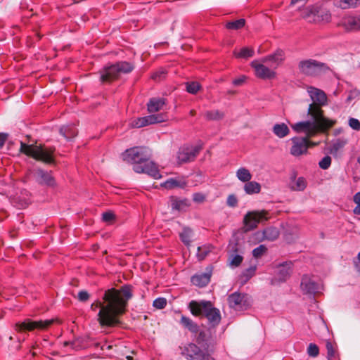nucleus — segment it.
I'll list each match as a JSON object with an SVG mask.
<instances>
[{
    "mask_svg": "<svg viewBox=\"0 0 360 360\" xmlns=\"http://www.w3.org/2000/svg\"><path fill=\"white\" fill-rule=\"evenodd\" d=\"M308 115L312 119L298 122L290 125L292 129L297 134H304V137L294 136L291 138V148L290 153L292 156L299 157L307 153L310 148V139L319 133H324L332 128L336 120L327 118L323 115V111L314 104H310L308 108Z\"/></svg>",
    "mask_w": 360,
    "mask_h": 360,
    "instance_id": "obj_1",
    "label": "nucleus"
},
{
    "mask_svg": "<svg viewBox=\"0 0 360 360\" xmlns=\"http://www.w3.org/2000/svg\"><path fill=\"white\" fill-rule=\"evenodd\" d=\"M132 297L131 288L124 285L120 290L111 288L105 290L103 300H96L91 309L98 314V321L102 327H113L120 323L118 316L124 313L128 300Z\"/></svg>",
    "mask_w": 360,
    "mask_h": 360,
    "instance_id": "obj_2",
    "label": "nucleus"
},
{
    "mask_svg": "<svg viewBox=\"0 0 360 360\" xmlns=\"http://www.w3.org/2000/svg\"><path fill=\"white\" fill-rule=\"evenodd\" d=\"M188 309L195 316L204 315L207 319L209 324L212 327L218 326L221 321L219 310L214 307L210 301L192 300L188 304Z\"/></svg>",
    "mask_w": 360,
    "mask_h": 360,
    "instance_id": "obj_3",
    "label": "nucleus"
},
{
    "mask_svg": "<svg viewBox=\"0 0 360 360\" xmlns=\"http://www.w3.org/2000/svg\"><path fill=\"white\" fill-rule=\"evenodd\" d=\"M214 342L206 343L202 350L195 343H187L180 347L181 354L187 360H214L210 352L214 351Z\"/></svg>",
    "mask_w": 360,
    "mask_h": 360,
    "instance_id": "obj_4",
    "label": "nucleus"
},
{
    "mask_svg": "<svg viewBox=\"0 0 360 360\" xmlns=\"http://www.w3.org/2000/svg\"><path fill=\"white\" fill-rule=\"evenodd\" d=\"M20 152L31 156L33 158L44 162L51 163L53 162L54 149L52 148L44 147L42 146L27 145L20 142Z\"/></svg>",
    "mask_w": 360,
    "mask_h": 360,
    "instance_id": "obj_5",
    "label": "nucleus"
},
{
    "mask_svg": "<svg viewBox=\"0 0 360 360\" xmlns=\"http://www.w3.org/2000/svg\"><path fill=\"white\" fill-rule=\"evenodd\" d=\"M134 66L126 61L118 62L115 64L106 66L101 72V79L102 82H111L117 79L120 74L131 72Z\"/></svg>",
    "mask_w": 360,
    "mask_h": 360,
    "instance_id": "obj_6",
    "label": "nucleus"
},
{
    "mask_svg": "<svg viewBox=\"0 0 360 360\" xmlns=\"http://www.w3.org/2000/svg\"><path fill=\"white\" fill-rule=\"evenodd\" d=\"M150 157V152L147 148L144 147H134L127 149L123 153L124 160L133 164H143L146 160H148Z\"/></svg>",
    "mask_w": 360,
    "mask_h": 360,
    "instance_id": "obj_7",
    "label": "nucleus"
},
{
    "mask_svg": "<svg viewBox=\"0 0 360 360\" xmlns=\"http://www.w3.org/2000/svg\"><path fill=\"white\" fill-rule=\"evenodd\" d=\"M270 218L267 210L249 211L243 218V224L246 231H252L256 229L259 223L267 221Z\"/></svg>",
    "mask_w": 360,
    "mask_h": 360,
    "instance_id": "obj_8",
    "label": "nucleus"
},
{
    "mask_svg": "<svg viewBox=\"0 0 360 360\" xmlns=\"http://www.w3.org/2000/svg\"><path fill=\"white\" fill-rule=\"evenodd\" d=\"M54 321V319L32 321V319H26L22 322L16 323L14 326V329L18 333L32 331L34 329L44 330L49 328Z\"/></svg>",
    "mask_w": 360,
    "mask_h": 360,
    "instance_id": "obj_9",
    "label": "nucleus"
},
{
    "mask_svg": "<svg viewBox=\"0 0 360 360\" xmlns=\"http://www.w3.org/2000/svg\"><path fill=\"white\" fill-rule=\"evenodd\" d=\"M324 64L316 60H302L298 63L297 68L301 74L307 76H314L319 73Z\"/></svg>",
    "mask_w": 360,
    "mask_h": 360,
    "instance_id": "obj_10",
    "label": "nucleus"
},
{
    "mask_svg": "<svg viewBox=\"0 0 360 360\" xmlns=\"http://www.w3.org/2000/svg\"><path fill=\"white\" fill-rule=\"evenodd\" d=\"M260 60H255L251 62L250 65L255 70V75L257 77L262 79H271L276 77V73L274 70L266 67Z\"/></svg>",
    "mask_w": 360,
    "mask_h": 360,
    "instance_id": "obj_11",
    "label": "nucleus"
},
{
    "mask_svg": "<svg viewBox=\"0 0 360 360\" xmlns=\"http://www.w3.org/2000/svg\"><path fill=\"white\" fill-rule=\"evenodd\" d=\"M229 306L236 310H245L250 305V298L247 295L234 292L228 297Z\"/></svg>",
    "mask_w": 360,
    "mask_h": 360,
    "instance_id": "obj_12",
    "label": "nucleus"
},
{
    "mask_svg": "<svg viewBox=\"0 0 360 360\" xmlns=\"http://www.w3.org/2000/svg\"><path fill=\"white\" fill-rule=\"evenodd\" d=\"M167 120L166 114L150 115L148 116L139 117L131 121L130 125L132 127L140 128L149 124L160 123Z\"/></svg>",
    "mask_w": 360,
    "mask_h": 360,
    "instance_id": "obj_13",
    "label": "nucleus"
},
{
    "mask_svg": "<svg viewBox=\"0 0 360 360\" xmlns=\"http://www.w3.org/2000/svg\"><path fill=\"white\" fill-rule=\"evenodd\" d=\"M200 148L198 146H184L179 148L177 153V163L179 165L193 161L199 153Z\"/></svg>",
    "mask_w": 360,
    "mask_h": 360,
    "instance_id": "obj_14",
    "label": "nucleus"
},
{
    "mask_svg": "<svg viewBox=\"0 0 360 360\" xmlns=\"http://www.w3.org/2000/svg\"><path fill=\"white\" fill-rule=\"evenodd\" d=\"M133 169L136 173H145L155 179H158L161 177L159 169L156 165L153 162L149 161V160H146L143 164H136L134 165Z\"/></svg>",
    "mask_w": 360,
    "mask_h": 360,
    "instance_id": "obj_15",
    "label": "nucleus"
},
{
    "mask_svg": "<svg viewBox=\"0 0 360 360\" xmlns=\"http://www.w3.org/2000/svg\"><path fill=\"white\" fill-rule=\"evenodd\" d=\"M339 26L343 27L347 32H356L360 30V15L344 16Z\"/></svg>",
    "mask_w": 360,
    "mask_h": 360,
    "instance_id": "obj_16",
    "label": "nucleus"
},
{
    "mask_svg": "<svg viewBox=\"0 0 360 360\" xmlns=\"http://www.w3.org/2000/svg\"><path fill=\"white\" fill-rule=\"evenodd\" d=\"M307 92L311 99L314 101L312 104L316 105L320 108V105L326 104L327 96L323 91L314 86H309L307 87Z\"/></svg>",
    "mask_w": 360,
    "mask_h": 360,
    "instance_id": "obj_17",
    "label": "nucleus"
},
{
    "mask_svg": "<svg viewBox=\"0 0 360 360\" xmlns=\"http://www.w3.org/2000/svg\"><path fill=\"white\" fill-rule=\"evenodd\" d=\"M212 276V269H207V271L205 273H200L195 274L191 277V282L193 285L198 287H205L206 286L210 281V278Z\"/></svg>",
    "mask_w": 360,
    "mask_h": 360,
    "instance_id": "obj_18",
    "label": "nucleus"
},
{
    "mask_svg": "<svg viewBox=\"0 0 360 360\" xmlns=\"http://www.w3.org/2000/svg\"><path fill=\"white\" fill-rule=\"evenodd\" d=\"M35 176L37 180L41 184H45L49 186H53L55 184L54 179L50 172L42 169H37L35 172Z\"/></svg>",
    "mask_w": 360,
    "mask_h": 360,
    "instance_id": "obj_19",
    "label": "nucleus"
},
{
    "mask_svg": "<svg viewBox=\"0 0 360 360\" xmlns=\"http://www.w3.org/2000/svg\"><path fill=\"white\" fill-rule=\"evenodd\" d=\"M284 60V52L282 50H277L273 54L268 55L262 58V63L271 62L275 65L274 68H276Z\"/></svg>",
    "mask_w": 360,
    "mask_h": 360,
    "instance_id": "obj_20",
    "label": "nucleus"
},
{
    "mask_svg": "<svg viewBox=\"0 0 360 360\" xmlns=\"http://www.w3.org/2000/svg\"><path fill=\"white\" fill-rule=\"evenodd\" d=\"M301 288L306 294H314L317 290V285L310 277L304 276L302 278Z\"/></svg>",
    "mask_w": 360,
    "mask_h": 360,
    "instance_id": "obj_21",
    "label": "nucleus"
},
{
    "mask_svg": "<svg viewBox=\"0 0 360 360\" xmlns=\"http://www.w3.org/2000/svg\"><path fill=\"white\" fill-rule=\"evenodd\" d=\"M292 273V264L285 263L279 266L276 281L283 282L286 281Z\"/></svg>",
    "mask_w": 360,
    "mask_h": 360,
    "instance_id": "obj_22",
    "label": "nucleus"
},
{
    "mask_svg": "<svg viewBox=\"0 0 360 360\" xmlns=\"http://www.w3.org/2000/svg\"><path fill=\"white\" fill-rule=\"evenodd\" d=\"M165 105V100L160 98H152L147 104L148 110L150 113L156 112L162 110Z\"/></svg>",
    "mask_w": 360,
    "mask_h": 360,
    "instance_id": "obj_23",
    "label": "nucleus"
},
{
    "mask_svg": "<svg viewBox=\"0 0 360 360\" xmlns=\"http://www.w3.org/2000/svg\"><path fill=\"white\" fill-rule=\"evenodd\" d=\"M170 201L172 209L174 210H177L179 212L185 211L190 206L188 200L186 198L179 199L177 198L172 197Z\"/></svg>",
    "mask_w": 360,
    "mask_h": 360,
    "instance_id": "obj_24",
    "label": "nucleus"
},
{
    "mask_svg": "<svg viewBox=\"0 0 360 360\" xmlns=\"http://www.w3.org/2000/svg\"><path fill=\"white\" fill-rule=\"evenodd\" d=\"M180 323L192 333L196 334L199 330L198 325L186 316H181Z\"/></svg>",
    "mask_w": 360,
    "mask_h": 360,
    "instance_id": "obj_25",
    "label": "nucleus"
},
{
    "mask_svg": "<svg viewBox=\"0 0 360 360\" xmlns=\"http://www.w3.org/2000/svg\"><path fill=\"white\" fill-rule=\"evenodd\" d=\"M272 131L277 137L283 139L289 134L290 129L285 123H277L274 125Z\"/></svg>",
    "mask_w": 360,
    "mask_h": 360,
    "instance_id": "obj_26",
    "label": "nucleus"
},
{
    "mask_svg": "<svg viewBox=\"0 0 360 360\" xmlns=\"http://www.w3.org/2000/svg\"><path fill=\"white\" fill-rule=\"evenodd\" d=\"M163 186L167 189H172L174 188H184L186 186V182L183 179H169L163 183Z\"/></svg>",
    "mask_w": 360,
    "mask_h": 360,
    "instance_id": "obj_27",
    "label": "nucleus"
},
{
    "mask_svg": "<svg viewBox=\"0 0 360 360\" xmlns=\"http://www.w3.org/2000/svg\"><path fill=\"white\" fill-rule=\"evenodd\" d=\"M302 18L309 22H316L319 19L316 17V8L309 6L306 8L302 13Z\"/></svg>",
    "mask_w": 360,
    "mask_h": 360,
    "instance_id": "obj_28",
    "label": "nucleus"
},
{
    "mask_svg": "<svg viewBox=\"0 0 360 360\" xmlns=\"http://www.w3.org/2000/svg\"><path fill=\"white\" fill-rule=\"evenodd\" d=\"M255 51L252 48L243 47L240 49H235L233 51V56L236 58H249L254 56Z\"/></svg>",
    "mask_w": 360,
    "mask_h": 360,
    "instance_id": "obj_29",
    "label": "nucleus"
},
{
    "mask_svg": "<svg viewBox=\"0 0 360 360\" xmlns=\"http://www.w3.org/2000/svg\"><path fill=\"white\" fill-rule=\"evenodd\" d=\"M279 231L276 228L269 227L263 231V238L269 241H274L278 238Z\"/></svg>",
    "mask_w": 360,
    "mask_h": 360,
    "instance_id": "obj_30",
    "label": "nucleus"
},
{
    "mask_svg": "<svg viewBox=\"0 0 360 360\" xmlns=\"http://www.w3.org/2000/svg\"><path fill=\"white\" fill-rule=\"evenodd\" d=\"M244 190L249 195L259 193L261 191V186L256 181H249L244 185Z\"/></svg>",
    "mask_w": 360,
    "mask_h": 360,
    "instance_id": "obj_31",
    "label": "nucleus"
},
{
    "mask_svg": "<svg viewBox=\"0 0 360 360\" xmlns=\"http://www.w3.org/2000/svg\"><path fill=\"white\" fill-rule=\"evenodd\" d=\"M236 176L243 182H248L252 179V174L250 171L245 167H240L237 170Z\"/></svg>",
    "mask_w": 360,
    "mask_h": 360,
    "instance_id": "obj_32",
    "label": "nucleus"
},
{
    "mask_svg": "<svg viewBox=\"0 0 360 360\" xmlns=\"http://www.w3.org/2000/svg\"><path fill=\"white\" fill-rule=\"evenodd\" d=\"M204 117L207 120H219L224 117V113L218 110H212L205 112Z\"/></svg>",
    "mask_w": 360,
    "mask_h": 360,
    "instance_id": "obj_33",
    "label": "nucleus"
},
{
    "mask_svg": "<svg viewBox=\"0 0 360 360\" xmlns=\"http://www.w3.org/2000/svg\"><path fill=\"white\" fill-rule=\"evenodd\" d=\"M360 4V0H338L337 6L342 9H347L352 7H356Z\"/></svg>",
    "mask_w": 360,
    "mask_h": 360,
    "instance_id": "obj_34",
    "label": "nucleus"
},
{
    "mask_svg": "<svg viewBox=\"0 0 360 360\" xmlns=\"http://www.w3.org/2000/svg\"><path fill=\"white\" fill-rule=\"evenodd\" d=\"M307 186V181L304 177H299L295 179L291 184V188L294 191H303Z\"/></svg>",
    "mask_w": 360,
    "mask_h": 360,
    "instance_id": "obj_35",
    "label": "nucleus"
},
{
    "mask_svg": "<svg viewBox=\"0 0 360 360\" xmlns=\"http://www.w3.org/2000/svg\"><path fill=\"white\" fill-rule=\"evenodd\" d=\"M257 270V266L252 265L248 267V269H245L241 275L240 277L242 279H243L244 282H247L250 278H251L256 272Z\"/></svg>",
    "mask_w": 360,
    "mask_h": 360,
    "instance_id": "obj_36",
    "label": "nucleus"
},
{
    "mask_svg": "<svg viewBox=\"0 0 360 360\" xmlns=\"http://www.w3.org/2000/svg\"><path fill=\"white\" fill-rule=\"evenodd\" d=\"M245 25V20L243 18L239 20L228 22L226 25V27L229 30H239L243 27Z\"/></svg>",
    "mask_w": 360,
    "mask_h": 360,
    "instance_id": "obj_37",
    "label": "nucleus"
},
{
    "mask_svg": "<svg viewBox=\"0 0 360 360\" xmlns=\"http://www.w3.org/2000/svg\"><path fill=\"white\" fill-rule=\"evenodd\" d=\"M327 349V357L328 360H335L338 357V354L335 348L330 341H327L326 344Z\"/></svg>",
    "mask_w": 360,
    "mask_h": 360,
    "instance_id": "obj_38",
    "label": "nucleus"
},
{
    "mask_svg": "<svg viewBox=\"0 0 360 360\" xmlns=\"http://www.w3.org/2000/svg\"><path fill=\"white\" fill-rule=\"evenodd\" d=\"M316 17L319 18V20L316 22H329L331 18L330 13L328 11L325 10H319L316 8Z\"/></svg>",
    "mask_w": 360,
    "mask_h": 360,
    "instance_id": "obj_39",
    "label": "nucleus"
},
{
    "mask_svg": "<svg viewBox=\"0 0 360 360\" xmlns=\"http://www.w3.org/2000/svg\"><path fill=\"white\" fill-rule=\"evenodd\" d=\"M243 257L240 255H231L229 258L230 266L235 268L240 265Z\"/></svg>",
    "mask_w": 360,
    "mask_h": 360,
    "instance_id": "obj_40",
    "label": "nucleus"
},
{
    "mask_svg": "<svg viewBox=\"0 0 360 360\" xmlns=\"http://www.w3.org/2000/svg\"><path fill=\"white\" fill-rule=\"evenodd\" d=\"M211 247L207 245H202L198 248L197 257L199 260L204 259L206 256L210 252Z\"/></svg>",
    "mask_w": 360,
    "mask_h": 360,
    "instance_id": "obj_41",
    "label": "nucleus"
},
{
    "mask_svg": "<svg viewBox=\"0 0 360 360\" xmlns=\"http://www.w3.org/2000/svg\"><path fill=\"white\" fill-rule=\"evenodd\" d=\"M192 231L188 228H184L180 233V238L185 245H189L191 242Z\"/></svg>",
    "mask_w": 360,
    "mask_h": 360,
    "instance_id": "obj_42",
    "label": "nucleus"
},
{
    "mask_svg": "<svg viewBox=\"0 0 360 360\" xmlns=\"http://www.w3.org/2000/svg\"><path fill=\"white\" fill-rule=\"evenodd\" d=\"M186 91L192 94H195L200 88V85L197 82H189L186 84Z\"/></svg>",
    "mask_w": 360,
    "mask_h": 360,
    "instance_id": "obj_43",
    "label": "nucleus"
},
{
    "mask_svg": "<svg viewBox=\"0 0 360 360\" xmlns=\"http://www.w3.org/2000/svg\"><path fill=\"white\" fill-rule=\"evenodd\" d=\"M266 250L267 248L264 245H260L252 250V255L255 258H259L266 253Z\"/></svg>",
    "mask_w": 360,
    "mask_h": 360,
    "instance_id": "obj_44",
    "label": "nucleus"
},
{
    "mask_svg": "<svg viewBox=\"0 0 360 360\" xmlns=\"http://www.w3.org/2000/svg\"><path fill=\"white\" fill-rule=\"evenodd\" d=\"M307 354L311 357H316L319 354V347L314 343H310L307 348Z\"/></svg>",
    "mask_w": 360,
    "mask_h": 360,
    "instance_id": "obj_45",
    "label": "nucleus"
},
{
    "mask_svg": "<svg viewBox=\"0 0 360 360\" xmlns=\"http://www.w3.org/2000/svg\"><path fill=\"white\" fill-rule=\"evenodd\" d=\"M331 165V158L328 155L323 158L319 163V167L323 169H327Z\"/></svg>",
    "mask_w": 360,
    "mask_h": 360,
    "instance_id": "obj_46",
    "label": "nucleus"
},
{
    "mask_svg": "<svg viewBox=\"0 0 360 360\" xmlns=\"http://www.w3.org/2000/svg\"><path fill=\"white\" fill-rule=\"evenodd\" d=\"M167 305V300L164 297H158L153 302V307L162 309H164Z\"/></svg>",
    "mask_w": 360,
    "mask_h": 360,
    "instance_id": "obj_47",
    "label": "nucleus"
},
{
    "mask_svg": "<svg viewBox=\"0 0 360 360\" xmlns=\"http://www.w3.org/2000/svg\"><path fill=\"white\" fill-rule=\"evenodd\" d=\"M354 202L356 206L354 209V213L356 215H360V192L356 193L354 195Z\"/></svg>",
    "mask_w": 360,
    "mask_h": 360,
    "instance_id": "obj_48",
    "label": "nucleus"
},
{
    "mask_svg": "<svg viewBox=\"0 0 360 360\" xmlns=\"http://www.w3.org/2000/svg\"><path fill=\"white\" fill-rule=\"evenodd\" d=\"M165 74H166L165 70L163 68H160L158 70H157L152 75L151 77H152V79H153L155 80L159 81V80L162 79V78L164 77Z\"/></svg>",
    "mask_w": 360,
    "mask_h": 360,
    "instance_id": "obj_49",
    "label": "nucleus"
},
{
    "mask_svg": "<svg viewBox=\"0 0 360 360\" xmlns=\"http://www.w3.org/2000/svg\"><path fill=\"white\" fill-rule=\"evenodd\" d=\"M196 341L198 344H203L208 341V336L205 331H200L196 338Z\"/></svg>",
    "mask_w": 360,
    "mask_h": 360,
    "instance_id": "obj_50",
    "label": "nucleus"
},
{
    "mask_svg": "<svg viewBox=\"0 0 360 360\" xmlns=\"http://www.w3.org/2000/svg\"><path fill=\"white\" fill-rule=\"evenodd\" d=\"M349 127L354 130L360 129V122L356 118H349Z\"/></svg>",
    "mask_w": 360,
    "mask_h": 360,
    "instance_id": "obj_51",
    "label": "nucleus"
},
{
    "mask_svg": "<svg viewBox=\"0 0 360 360\" xmlns=\"http://www.w3.org/2000/svg\"><path fill=\"white\" fill-rule=\"evenodd\" d=\"M193 200L195 202L202 203L205 200V195L201 193H195L193 195Z\"/></svg>",
    "mask_w": 360,
    "mask_h": 360,
    "instance_id": "obj_52",
    "label": "nucleus"
},
{
    "mask_svg": "<svg viewBox=\"0 0 360 360\" xmlns=\"http://www.w3.org/2000/svg\"><path fill=\"white\" fill-rule=\"evenodd\" d=\"M115 219V214L112 212H106L102 214V219L105 222H110Z\"/></svg>",
    "mask_w": 360,
    "mask_h": 360,
    "instance_id": "obj_53",
    "label": "nucleus"
},
{
    "mask_svg": "<svg viewBox=\"0 0 360 360\" xmlns=\"http://www.w3.org/2000/svg\"><path fill=\"white\" fill-rule=\"evenodd\" d=\"M238 204V200L234 195H229L227 198V205L230 207H234Z\"/></svg>",
    "mask_w": 360,
    "mask_h": 360,
    "instance_id": "obj_54",
    "label": "nucleus"
},
{
    "mask_svg": "<svg viewBox=\"0 0 360 360\" xmlns=\"http://www.w3.org/2000/svg\"><path fill=\"white\" fill-rule=\"evenodd\" d=\"M89 298V294L86 291L82 290V291L79 292L78 299L79 301L85 302V301L88 300Z\"/></svg>",
    "mask_w": 360,
    "mask_h": 360,
    "instance_id": "obj_55",
    "label": "nucleus"
},
{
    "mask_svg": "<svg viewBox=\"0 0 360 360\" xmlns=\"http://www.w3.org/2000/svg\"><path fill=\"white\" fill-rule=\"evenodd\" d=\"M247 79V77L245 76V75H242L236 79H235L233 81V84L235 85V86H239L242 84H243L245 82V81Z\"/></svg>",
    "mask_w": 360,
    "mask_h": 360,
    "instance_id": "obj_56",
    "label": "nucleus"
},
{
    "mask_svg": "<svg viewBox=\"0 0 360 360\" xmlns=\"http://www.w3.org/2000/svg\"><path fill=\"white\" fill-rule=\"evenodd\" d=\"M346 143L345 141L338 139L335 141V142L333 143V148L335 150H338L339 148L343 147Z\"/></svg>",
    "mask_w": 360,
    "mask_h": 360,
    "instance_id": "obj_57",
    "label": "nucleus"
},
{
    "mask_svg": "<svg viewBox=\"0 0 360 360\" xmlns=\"http://www.w3.org/2000/svg\"><path fill=\"white\" fill-rule=\"evenodd\" d=\"M7 136L6 134H0V148H1L4 145Z\"/></svg>",
    "mask_w": 360,
    "mask_h": 360,
    "instance_id": "obj_58",
    "label": "nucleus"
},
{
    "mask_svg": "<svg viewBox=\"0 0 360 360\" xmlns=\"http://www.w3.org/2000/svg\"><path fill=\"white\" fill-rule=\"evenodd\" d=\"M60 132L62 135H63L66 138H69L70 136L66 134V128L65 127H62L60 129Z\"/></svg>",
    "mask_w": 360,
    "mask_h": 360,
    "instance_id": "obj_59",
    "label": "nucleus"
},
{
    "mask_svg": "<svg viewBox=\"0 0 360 360\" xmlns=\"http://www.w3.org/2000/svg\"><path fill=\"white\" fill-rule=\"evenodd\" d=\"M307 0H291V4L294 5L298 2H306Z\"/></svg>",
    "mask_w": 360,
    "mask_h": 360,
    "instance_id": "obj_60",
    "label": "nucleus"
},
{
    "mask_svg": "<svg viewBox=\"0 0 360 360\" xmlns=\"http://www.w3.org/2000/svg\"><path fill=\"white\" fill-rule=\"evenodd\" d=\"M317 144H318V143L313 142V141H310V147L315 146Z\"/></svg>",
    "mask_w": 360,
    "mask_h": 360,
    "instance_id": "obj_61",
    "label": "nucleus"
},
{
    "mask_svg": "<svg viewBox=\"0 0 360 360\" xmlns=\"http://www.w3.org/2000/svg\"><path fill=\"white\" fill-rule=\"evenodd\" d=\"M72 345V342H64V345H65V346H68V345Z\"/></svg>",
    "mask_w": 360,
    "mask_h": 360,
    "instance_id": "obj_62",
    "label": "nucleus"
},
{
    "mask_svg": "<svg viewBox=\"0 0 360 360\" xmlns=\"http://www.w3.org/2000/svg\"><path fill=\"white\" fill-rule=\"evenodd\" d=\"M195 110H191L190 111V115H192V116H193V115H195Z\"/></svg>",
    "mask_w": 360,
    "mask_h": 360,
    "instance_id": "obj_63",
    "label": "nucleus"
},
{
    "mask_svg": "<svg viewBox=\"0 0 360 360\" xmlns=\"http://www.w3.org/2000/svg\"><path fill=\"white\" fill-rule=\"evenodd\" d=\"M357 162L360 164V155L357 158Z\"/></svg>",
    "mask_w": 360,
    "mask_h": 360,
    "instance_id": "obj_64",
    "label": "nucleus"
}]
</instances>
